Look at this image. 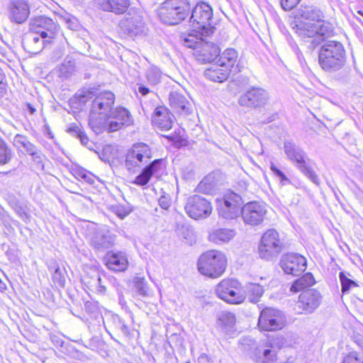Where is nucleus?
Listing matches in <instances>:
<instances>
[{
  "label": "nucleus",
  "mask_w": 363,
  "mask_h": 363,
  "mask_svg": "<svg viewBox=\"0 0 363 363\" xmlns=\"http://www.w3.org/2000/svg\"><path fill=\"white\" fill-rule=\"evenodd\" d=\"M96 281H97L98 284H99V289H98V291L100 293L104 292L105 291V287L101 284V277H100V276L99 274H97Z\"/></svg>",
  "instance_id": "nucleus-61"
},
{
  "label": "nucleus",
  "mask_w": 363,
  "mask_h": 363,
  "mask_svg": "<svg viewBox=\"0 0 363 363\" xmlns=\"http://www.w3.org/2000/svg\"><path fill=\"white\" fill-rule=\"evenodd\" d=\"M31 156L32 160L38 164H42L43 162V159L45 158V155L43 154L41 150L35 147L33 150L28 153Z\"/></svg>",
  "instance_id": "nucleus-49"
},
{
  "label": "nucleus",
  "mask_w": 363,
  "mask_h": 363,
  "mask_svg": "<svg viewBox=\"0 0 363 363\" xmlns=\"http://www.w3.org/2000/svg\"><path fill=\"white\" fill-rule=\"evenodd\" d=\"M267 210L264 203L250 201L241 208V217L245 224L250 226L260 225L264 220Z\"/></svg>",
  "instance_id": "nucleus-12"
},
{
  "label": "nucleus",
  "mask_w": 363,
  "mask_h": 363,
  "mask_svg": "<svg viewBox=\"0 0 363 363\" xmlns=\"http://www.w3.org/2000/svg\"><path fill=\"white\" fill-rule=\"evenodd\" d=\"M123 33L130 38L141 37L147 33V28L141 12L130 9L119 23Z\"/></svg>",
  "instance_id": "nucleus-9"
},
{
  "label": "nucleus",
  "mask_w": 363,
  "mask_h": 363,
  "mask_svg": "<svg viewBox=\"0 0 363 363\" xmlns=\"http://www.w3.org/2000/svg\"><path fill=\"white\" fill-rule=\"evenodd\" d=\"M346 62V50L341 42L328 40L322 44L318 51V64L323 70L329 74H337L335 79L345 82L350 75Z\"/></svg>",
  "instance_id": "nucleus-2"
},
{
  "label": "nucleus",
  "mask_w": 363,
  "mask_h": 363,
  "mask_svg": "<svg viewBox=\"0 0 363 363\" xmlns=\"http://www.w3.org/2000/svg\"><path fill=\"white\" fill-rule=\"evenodd\" d=\"M196 35H192L189 34L187 36H184L183 38V44L185 47L193 48L194 50V52L196 51L198 49V47H199L203 42V39L199 38L196 35H199L198 33H196ZM199 35H201L199 33Z\"/></svg>",
  "instance_id": "nucleus-42"
},
{
  "label": "nucleus",
  "mask_w": 363,
  "mask_h": 363,
  "mask_svg": "<svg viewBox=\"0 0 363 363\" xmlns=\"http://www.w3.org/2000/svg\"><path fill=\"white\" fill-rule=\"evenodd\" d=\"M30 14L28 4L25 0H13L9 6V18L12 22L22 23Z\"/></svg>",
  "instance_id": "nucleus-21"
},
{
  "label": "nucleus",
  "mask_w": 363,
  "mask_h": 363,
  "mask_svg": "<svg viewBox=\"0 0 363 363\" xmlns=\"http://www.w3.org/2000/svg\"><path fill=\"white\" fill-rule=\"evenodd\" d=\"M275 350L263 349L260 347H255L252 356L257 363H272L275 360Z\"/></svg>",
  "instance_id": "nucleus-32"
},
{
  "label": "nucleus",
  "mask_w": 363,
  "mask_h": 363,
  "mask_svg": "<svg viewBox=\"0 0 363 363\" xmlns=\"http://www.w3.org/2000/svg\"><path fill=\"white\" fill-rule=\"evenodd\" d=\"M191 6L188 0H167L158 10L160 19L168 25H177L189 14Z\"/></svg>",
  "instance_id": "nucleus-5"
},
{
  "label": "nucleus",
  "mask_w": 363,
  "mask_h": 363,
  "mask_svg": "<svg viewBox=\"0 0 363 363\" xmlns=\"http://www.w3.org/2000/svg\"><path fill=\"white\" fill-rule=\"evenodd\" d=\"M162 163V159L153 160L144 167L140 174L135 178L133 184L138 186L146 185L150 182L151 177L161 169Z\"/></svg>",
  "instance_id": "nucleus-26"
},
{
  "label": "nucleus",
  "mask_w": 363,
  "mask_h": 363,
  "mask_svg": "<svg viewBox=\"0 0 363 363\" xmlns=\"http://www.w3.org/2000/svg\"><path fill=\"white\" fill-rule=\"evenodd\" d=\"M208 178H205L203 179L199 184V188L200 189H203V188L204 187V186H206L207 184V182L208 181Z\"/></svg>",
  "instance_id": "nucleus-62"
},
{
  "label": "nucleus",
  "mask_w": 363,
  "mask_h": 363,
  "mask_svg": "<svg viewBox=\"0 0 363 363\" xmlns=\"http://www.w3.org/2000/svg\"><path fill=\"white\" fill-rule=\"evenodd\" d=\"M65 269L57 266L54 271L52 274V279L55 284H57L60 287H64L65 284Z\"/></svg>",
  "instance_id": "nucleus-46"
},
{
  "label": "nucleus",
  "mask_w": 363,
  "mask_h": 363,
  "mask_svg": "<svg viewBox=\"0 0 363 363\" xmlns=\"http://www.w3.org/2000/svg\"><path fill=\"white\" fill-rule=\"evenodd\" d=\"M218 320L223 326L230 328L235 323V316L233 313L225 311L220 315Z\"/></svg>",
  "instance_id": "nucleus-44"
},
{
  "label": "nucleus",
  "mask_w": 363,
  "mask_h": 363,
  "mask_svg": "<svg viewBox=\"0 0 363 363\" xmlns=\"http://www.w3.org/2000/svg\"><path fill=\"white\" fill-rule=\"evenodd\" d=\"M284 151L286 158L308 179L317 186L320 185L318 176L312 167V160L302 147L291 140L284 143Z\"/></svg>",
  "instance_id": "nucleus-3"
},
{
  "label": "nucleus",
  "mask_w": 363,
  "mask_h": 363,
  "mask_svg": "<svg viewBox=\"0 0 363 363\" xmlns=\"http://www.w3.org/2000/svg\"><path fill=\"white\" fill-rule=\"evenodd\" d=\"M135 286L140 295L143 296L147 295V287L144 279L137 278L135 281Z\"/></svg>",
  "instance_id": "nucleus-48"
},
{
  "label": "nucleus",
  "mask_w": 363,
  "mask_h": 363,
  "mask_svg": "<svg viewBox=\"0 0 363 363\" xmlns=\"http://www.w3.org/2000/svg\"><path fill=\"white\" fill-rule=\"evenodd\" d=\"M269 99V94L265 89L252 87L240 96L238 104L243 107L256 109L264 107Z\"/></svg>",
  "instance_id": "nucleus-15"
},
{
  "label": "nucleus",
  "mask_w": 363,
  "mask_h": 363,
  "mask_svg": "<svg viewBox=\"0 0 363 363\" xmlns=\"http://www.w3.org/2000/svg\"><path fill=\"white\" fill-rule=\"evenodd\" d=\"M174 116L164 106H159L155 109L152 116V123L154 126L162 130H168L172 126Z\"/></svg>",
  "instance_id": "nucleus-24"
},
{
  "label": "nucleus",
  "mask_w": 363,
  "mask_h": 363,
  "mask_svg": "<svg viewBox=\"0 0 363 363\" xmlns=\"http://www.w3.org/2000/svg\"><path fill=\"white\" fill-rule=\"evenodd\" d=\"M213 10L211 6L201 2L193 9L189 23L194 32L207 36L213 33L214 30V27L211 26Z\"/></svg>",
  "instance_id": "nucleus-6"
},
{
  "label": "nucleus",
  "mask_w": 363,
  "mask_h": 363,
  "mask_svg": "<svg viewBox=\"0 0 363 363\" xmlns=\"http://www.w3.org/2000/svg\"><path fill=\"white\" fill-rule=\"evenodd\" d=\"M357 344L359 345L363 352V340H358Z\"/></svg>",
  "instance_id": "nucleus-64"
},
{
  "label": "nucleus",
  "mask_w": 363,
  "mask_h": 363,
  "mask_svg": "<svg viewBox=\"0 0 363 363\" xmlns=\"http://www.w3.org/2000/svg\"><path fill=\"white\" fill-rule=\"evenodd\" d=\"M106 264L113 271L122 272L128 267V259L123 252H108L106 255Z\"/></svg>",
  "instance_id": "nucleus-29"
},
{
  "label": "nucleus",
  "mask_w": 363,
  "mask_h": 363,
  "mask_svg": "<svg viewBox=\"0 0 363 363\" xmlns=\"http://www.w3.org/2000/svg\"><path fill=\"white\" fill-rule=\"evenodd\" d=\"M51 40L48 38H43L35 31H30L27 33L22 41L24 48L31 54H37L40 52L47 43H50Z\"/></svg>",
  "instance_id": "nucleus-22"
},
{
  "label": "nucleus",
  "mask_w": 363,
  "mask_h": 363,
  "mask_svg": "<svg viewBox=\"0 0 363 363\" xmlns=\"http://www.w3.org/2000/svg\"><path fill=\"white\" fill-rule=\"evenodd\" d=\"M280 267L287 274L298 276L307 267L306 258L297 253H287L282 255L280 259Z\"/></svg>",
  "instance_id": "nucleus-18"
},
{
  "label": "nucleus",
  "mask_w": 363,
  "mask_h": 363,
  "mask_svg": "<svg viewBox=\"0 0 363 363\" xmlns=\"http://www.w3.org/2000/svg\"><path fill=\"white\" fill-rule=\"evenodd\" d=\"M322 296L314 289L303 291L298 296L296 303V309L298 313L311 314L320 305Z\"/></svg>",
  "instance_id": "nucleus-16"
},
{
  "label": "nucleus",
  "mask_w": 363,
  "mask_h": 363,
  "mask_svg": "<svg viewBox=\"0 0 363 363\" xmlns=\"http://www.w3.org/2000/svg\"><path fill=\"white\" fill-rule=\"evenodd\" d=\"M161 77L160 70L155 66H151L146 70L145 77L151 85L157 84L160 82Z\"/></svg>",
  "instance_id": "nucleus-41"
},
{
  "label": "nucleus",
  "mask_w": 363,
  "mask_h": 363,
  "mask_svg": "<svg viewBox=\"0 0 363 363\" xmlns=\"http://www.w3.org/2000/svg\"><path fill=\"white\" fill-rule=\"evenodd\" d=\"M66 23L67 27L72 30H77L79 27V25L75 18H66Z\"/></svg>",
  "instance_id": "nucleus-55"
},
{
  "label": "nucleus",
  "mask_w": 363,
  "mask_h": 363,
  "mask_svg": "<svg viewBox=\"0 0 363 363\" xmlns=\"http://www.w3.org/2000/svg\"><path fill=\"white\" fill-rule=\"evenodd\" d=\"M138 92L143 95V96H146L147 94L150 93V89L145 86V85L142 84H138Z\"/></svg>",
  "instance_id": "nucleus-57"
},
{
  "label": "nucleus",
  "mask_w": 363,
  "mask_h": 363,
  "mask_svg": "<svg viewBox=\"0 0 363 363\" xmlns=\"http://www.w3.org/2000/svg\"><path fill=\"white\" fill-rule=\"evenodd\" d=\"M245 292L249 301L252 303H257L264 293L262 286L259 284L248 283L245 287Z\"/></svg>",
  "instance_id": "nucleus-36"
},
{
  "label": "nucleus",
  "mask_w": 363,
  "mask_h": 363,
  "mask_svg": "<svg viewBox=\"0 0 363 363\" xmlns=\"http://www.w3.org/2000/svg\"><path fill=\"white\" fill-rule=\"evenodd\" d=\"M169 105L172 108L181 115H189L191 113L189 101L182 94L172 91L169 96Z\"/></svg>",
  "instance_id": "nucleus-27"
},
{
  "label": "nucleus",
  "mask_w": 363,
  "mask_h": 363,
  "mask_svg": "<svg viewBox=\"0 0 363 363\" xmlns=\"http://www.w3.org/2000/svg\"><path fill=\"white\" fill-rule=\"evenodd\" d=\"M301 0H280L281 7L285 11L293 9Z\"/></svg>",
  "instance_id": "nucleus-53"
},
{
  "label": "nucleus",
  "mask_w": 363,
  "mask_h": 363,
  "mask_svg": "<svg viewBox=\"0 0 363 363\" xmlns=\"http://www.w3.org/2000/svg\"><path fill=\"white\" fill-rule=\"evenodd\" d=\"M228 68H225L220 64H213L204 71L205 77L214 82H223L229 77Z\"/></svg>",
  "instance_id": "nucleus-31"
},
{
  "label": "nucleus",
  "mask_w": 363,
  "mask_h": 363,
  "mask_svg": "<svg viewBox=\"0 0 363 363\" xmlns=\"http://www.w3.org/2000/svg\"><path fill=\"white\" fill-rule=\"evenodd\" d=\"M342 363H363L357 352H351L344 357Z\"/></svg>",
  "instance_id": "nucleus-50"
},
{
  "label": "nucleus",
  "mask_w": 363,
  "mask_h": 363,
  "mask_svg": "<svg viewBox=\"0 0 363 363\" xmlns=\"http://www.w3.org/2000/svg\"><path fill=\"white\" fill-rule=\"evenodd\" d=\"M16 212L18 214V216L24 221H27L29 220V215H28L23 207L21 206H16L15 208Z\"/></svg>",
  "instance_id": "nucleus-56"
},
{
  "label": "nucleus",
  "mask_w": 363,
  "mask_h": 363,
  "mask_svg": "<svg viewBox=\"0 0 363 363\" xmlns=\"http://www.w3.org/2000/svg\"><path fill=\"white\" fill-rule=\"evenodd\" d=\"M75 97L82 104L94 98L89 111V125L96 135L104 132V118L113 109L115 102L114 94L111 91L96 94L95 91L84 89L77 93Z\"/></svg>",
  "instance_id": "nucleus-1"
},
{
  "label": "nucleus",
  "mask_w": 363,
  "mask_h": 363,
  "mask_svg": "<svg viewBox=\"0 0 363 363\" xmlns=\"http://www.w3.org/2000/svg\"><path fill=\"white\" fill-rule=\"evenodd\" d=\"M67 132L72 136L78 138L83 131L81 130L79 126L77 124H72L68 128Z\"/></svg>",
  "instance_id": "nucleus-54"
},
{
  "label": "nucleus",
  "mask_w": 363,
  "mask_h": 363,
  "mask_svg": "<svg viewBox=\"0 0 363 363\" xmlns=\"http://www.w3.org/2000/svg\"><path fill=\"white\" fill-rule=\"evenodd\" d=\"M259 328L265 331L281 329L284 326L282 313L277 309L267 308L262 311L258 320Z\"/></svg>",
  "instance_id": "nucleus-17"
},
{
  "label": "nucleus",
  "mask_w": 363,
  "mask_h": 363,
  "mask_svg": "<svg viewBox=\"0 0 363 363\" xmlns=\"http://www.w3.org/2000/svg\"><path fill=\"white\" fill-rule=\"evenodd\" d=\"M198 363H211V361L208 355L203 353L199 357Z\"/></svg>",
  "instance_id": "nucleus-58"
},
{
  "label": "nucleus",
  "mask_w": 363,
  "mask_h": 363,
  "mask_svg": "<svg viewBox=\"0 0 363 363\" xmlns=\"http://www.w3.org/2000/svg\"><path fill=\"white\" fill-rule=\"evenodd\" d=\"M284 244L279 239V233L274 229L266 231L259 245V255L267 260L272 259L282 251Z\"/></svg>",
  "instance_id": "nucleus-8"
},
{
  "label": "nucleus",
  "mask_w": 363,
  "mask_h": 363,
  "mask_svg": "<svg viewBox=\"0 0 363 363\" xmlns=\"http://www.w3.org/2000/svg\"><path fill=\"white\" fill-rule=\"evenodd\" d=\"M315 27L317 30V39L320 40V44H323L324 42L328 41L326 38L333 33V29L331 25L326 23L321 19L320 23H315Z\"/></svg>",
  "instance_id": "nucleus-39"
},
{
  "label": "nucleus",
  "mask_w": 363,
  "mask_h": 363,
  "mask_svg": "<svg viewBox=\"0 0 363 363\" xmlns=\"http://www.w3.org/2000/svg\"><path fill=\"white\" fill-rule=\"evenodd\" d=\"M300 15L303 18L320 23L323 18L322 11L315 6H307L300 9Z\"/></svg>",
  "instance_id": "nucleus-37"
},
{
  "label": "nucleus",
  "mask_w": 363,
  "mask_h": 363,
  "mask_svg": "<svg viewBox=\"0 0 363 363\" xmlns=\"http://www.w3.org/2000/svg\"><path fill=\"white\" fill-rule=\"evenodd\" d=\"M158 203L162 209L167 210L170 207L172 203L171 197L168 194L162 195L160 197Z\"/></svg>",
  "instance_id": "nucleus-52"
},
{
  "label": "nucleus",
  "mask_w": 363,
  "mask_h": 363,
  "mask_svg": "<svg viewBox=\"0 0 363 363\" xmlns=\"http://www.w3.org/2000/svg\"><path fill=\"white\" fill-rule=\"evenodd\" d=\"M240 284L235 279H223L217 286L218 296L227 303L239 304L244 301L245 296L238 291Z\"/></svg>",
  "instance_id": "nucleus-11"
},
{
  "label": "nucleus",
  "mask_w": 363,
  "mask_h": 363,
  "mask_svg": "<svg viewBox=\"0 0 363 363\" xmlns=\"http://www.w3.org/2000/svg\"><path fill=\"white\" fill-rule=\"evenodd\" d=\"M317 32L315 23H305L303 26H298L296 28L297 34L306 42L310 43L311 49H314L320 44V40L317 39Z\"/></svg>",
  "instance_id": "nucleus-28"
},
{
  "label": "nucleus",
  "mask_w": 363,
  "mask_h": 363,
  "mask_svg": "<svg viewBox=\"0 0 363 363\" xmlns=\"http://www.w3.org/2000/svg\"><path fill=\"white\" fill-rule=\"evenodd\" d=\"M94 2L102 11L116 15L125 13L130 6V0H94Z\"/></svg>",
  "instance_id": "nucleus-25"
},
{
  "label": "nucleus",
  "mask_w": 363,
  "mask_h": 363,
  "mask_svg": "<svg viewBox=\"0 0 363 363\" xmlns=\"http://www.w3.org/2000/svg\"><path fill=\"white\" fill-rule=\"evenodd\" d=\"M238 60V52L235 49H226L218 59V63L225 68H228V72L231 71Z\"/></svg>",
  "instance_id": "nucleus-34"
},
{
  "label": "nucleus",
  "mask_w": 363,
  "mask_h": 363,
  "mask_svg": "<svg viewBox=\"0 0 363 363\" xmlns=\"http://www.w3.org/2000/svg\"><path fill=\"white\" fill-rule=\"evenodd\" d=\"M187 215L194 219H203L208 217L212 211L211 203L199 195H194L188 199L185 205Z\"/></svg>",
  "instance_id": "nucleus-14"
},
{
  "label": "nucleus",
  "mask_w": 363,
  "mask_h": 363,
  "mask_svg": "<svg viewBox=\"0 0 363 363\" xmlns=\"http://www.w3.org/2000/svg\"><path fill=\"white\" fill-rule=\"evenodd\" d=\"M77 138L80 140L83 145H86L89 143V139L84 132H82Z\"/></svg>",
  "instance_id": "nucleus-59"
},
{
  "label": "nucleus",
  "mask_w": 363,
  "mask_h": 363,
  "mask_svg": "<svg viewBox=\"0 0 363 363\" xmlns=\"http://www.w3.org/2000/svg\"><path fill=\"white\" fill-rule=\"evenodd\" d=\"M270 169L275 177H277L282 185L290 183L289 179L273 162H270Z\"/></svg>",
  "instance_id": "nucleus-47"
},
{
  "label": "nucleus",
  "mask_w": 363,
  "mask_h": 363,
  "mask_svg": "<svg viewBox=\"0 0 363 363\" xmlns=\"http://www.w3.org/2000/svg\"><path fill=\"white\" fill-rule=\"evenodd\" d=\"M13 145L18 148L23 147L26 152L28 154L30 152L33 150L34 147H36L33 144L28 138L23 135L17 134L13 138Z\"/></svg>",
  "instance_id": "nucleus-40"
},
{
  "label": "nucleus",
  "mask_w": 363,
  "mask_h": 363,
  "mask_svg": "<svg viewBox=\"0 0 363 363\" xmlns=\"http://www.w3.org/2000/svg\"><path fill=\"white\" fill-rule=\"evenodd\" d=\"M240 199V196L235 193L225 195L223 199L220 201L218 205L219 216L225 219L237 218L241 212Z\"/></svg>",
  "instance_id": "nucleus-19"
},
{
  "label": "nucleus",
  "mask_w": 363,
  "mask_h": 363,
  "mask_svg": "<svg viewBox=\"0 0 363 363\" xmlns=\"http://www.w3.org/2000/svg\"><path fill=\"white\" fill-rule=\"evenodd\" d=\"M112 209L113 212L121 219L125 218L130 212L127 208L121 205L114 206Z\"/></svg>",
  "instance_id": "nucleus-51"
},
{
  "label": "nucleus",
  "mask_w": 363,
  "mask_h": 363,
  "mask_svg": "<svg viewBox=\"0 0 363 363\" xmlns=\"http://www.w3.org/2000/svg\"><path fill=\"white\" fill-rule=\"evenodd\" d=\"M234 230L220 228L213 231L209 235V240L216 243L226 242L235 236Z\"/></svg>",
  "instance_id": "nucleus-35"
},
{
  "label": "nucleus",
  "mask_w": 363,
  "mask_h": 363,
  "mask_svg": "<svg viewBox=\"0 0 363 363\" xmlns=\"http://www.w3.org/2000/svg\"><path fill=\"white\" fill-rule=\"evenodd\" d=\"M315 283V280L313 274L308 272L293 282L291 286L290 291L296 293L314 285Z\"/></svg>",
  "instance_id": "nucleus-33"
},
{
  "label": "nucleus",
  "mask_w": 363,
  "mask_h": 363,
  "mask_svg": "<svg viewBox=\"0 0 363 363\" xmlns=\"http://www.w3.org/2000/svg\"><path fill=\"white\" fill-rule=\"evenodd\" d=\"M30 30L38 33L43 38L54 39L60 30V26L52 18L40 16L30 21Z\"/></svg>",
  "instance_id": "nucleus-13"
},
{
  "label": "nucleus",
  "mask_w": 363,
  "mask_h": 363,
  "mask_svg": "<svg viewBox=\"0 0 363 363\" xmlns=\"http://www.w3.org/2000/svg\"><path fill=\"white\" fill-rule=\"evenodd\" d=\"M104 119V131L108 133L116 132L121 129L123 126H128L133 123L130 113L122 106L113 108Z\"/></svg>",
  "instance_id": "nucleus-10"
},
{
  "label": "nucleus",
  "mask_w": 363,
  "mask_h": 363,
  "mask_svg": "<svg viewBox=\"0 0 363 363\" xmlns=\"http://www.w3.org/2000/svg\"><path fill=\"white\" fill-rule=\"evenodd\" d=\"M12 157L11 151L8 148L4 140L0 137V164L8 163Z\"/></svg>",
  "instance_id": "nucleus-43"
},
{
  "label": "nucleus",
  "mask_w": 363,
  "mask_h": 363,
  "mask_svg": "<svg viewBox=\"0 0 363 363\" xmlns=\"http://www.w3.org/2000/svg\"><path fill=\"white\" fill-rule=\"evenodd\" d=\"M242 344L249 346H254L255 345V341L250 338H245L242 340Z\"/></svg>",
  "instance_id": "nucleus-60"
},
{
  "label": "nucleus",
  "mask_w": 363,
  "mask_h": 363,
  "mask_svg": "<svg viewBox=\"0 0 363 363\" xmlns=\"http://www.w3.org/2000/svg\"><path fill=\"white\" fill-rule=\"evenodd\" d=\"M104 326L109 333L108 329L119 331L123 336L128 337L130 334L129 328L123 319L118 315L110 314L104 318Z\"/></svg>",
  "instance_id": "nucleus-30"
},
{
  "label": "nucleus",
  "mask_w": 363,
  "mask_h": 363,
  "mask_svg": "<svg viewBox=\"0 0 363 363\" xmlns=\"http://www.w3.org/2000/svg\"><path fill=\"white\" fill-rule=\"evenodd\" d=\"M275 119V116L274 115H272L269 117V118L267 120V121H264V122H267V123H269V122H271V121H274Z\"/></svg>",
  "instance_id": "nucleus-63"
},
{
  "label": "nucleus",
  "mask_w": 363,
  "mask_h": 363,
  "mask_svg": "<svg viewBox=\"0 0 363 363\" xmlns=\"http://www.w3.org/2000/svg\"><path fill=\"white\" fill-rule=\"evenodd\" d=\"M197 265L201 274L215 279L220 277L225 272L227 259L220 251L209 250L200 256Z\"/></svg>",
  "instance_id": "nucleus-4"
},
{
  "label": "nucleus",
  "mask_w": 363,
  "mask_h": 363,
  "mask_svg": "<svg viewBox=\"0 0 363 363\" xmlns=\"http://www.w3.org/2000/svg\"><path fill=\"white\" fill-rule=\"evenodd\" d=\"M152 149L146 143H138L133 145L125 155V166L130 172H135L152 157Z\"/></svg>",
  "instance_id": "nucleus-7"
},
{
  "label": "nucleus",
  "mask_w": 363,
  "mask_h": 363,
  "mask_svg": "<svg viewBox=\"0 0 363 363\" xmlns=\"http://www.w3.org/2000/svg\"><path fill=\"white\" fill-rule=\"evenodd\" d=\"M76 69L74 59L68 55L58 67L59 75L63 78H68L76 72Z\"/></svg>",
  "instance_id": "nucleus-38"
},
{
  "label": "nucleus",
  "mask_w": 363,
  "mask_h": 363,
  "mask_svg": "<svg viewBox=\"0 0 363 363\" xmlns=\"http://www.w3.org/2000/svg\"><path fill=\"white\" fill-rule=\"evenodd\" d=\"M219 54L220 49L216 44L204 40L194 53L196 60L202 63L213 62Z\"/></svg>",
  "instance_id": "nucleus-23"
},
{
  "label": "nucleus",
  "mask_w": 363,
  "mask_h": 363,
  "mask_svg": "<svg viewBox=\"0 0 363 363\" xmlns=\"http://www.w3.org/2000/svg\"><path fill=\"white\" fill-rule=\"evenodd\" d=\"M340 281L341 282L342 294L347 293L351 288L357 286V284L352 279L347 277L344 272L339 274Z\"/></svg>",
  "instance_id": "nucleus-45"
},
{
  "label": "nucleus",
  "mask_w": 363,
  "mask_h": 363,
  "mask_svg": "<svg viewBox=\"0 0 363 363\" xmlns=\"http://www.w3.org/2000/svg\"><path fill=\"white\" fill-rule=\"evenodd\" d=\"M115 238V235L108 230L99 229L90 238V245L95 250L103 252L114 245Z\"/></svg>",
  "instance_id": "nucleus-20"
}]
</instances>
